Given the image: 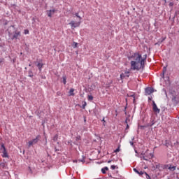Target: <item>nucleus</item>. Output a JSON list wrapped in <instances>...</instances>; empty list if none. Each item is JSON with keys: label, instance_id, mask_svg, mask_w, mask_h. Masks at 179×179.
Returning <instances> with one entry per match:
<instances>
[{"label": "nucleus", "instance_id": "nucleus-6", "mask_svg": "<svg viewBox=\"0 0 179 179\" xmlns=\"http://www.w3.org/2000/svg\"><path fill=\"white\" fill-rule=\"evenodd\" d=\"M153 92H155V90L152 87L145 88V95L146 96H149V95L152 94V93H153Z\"/></svg>", "mask_w": 179, "mask_h": 179}, {"label": "nucleus", "instance_id": "nucleus-5", "mask_svg": "<svg viewBox=\"0 0 179 179\" xmlns=\"http://www.w3.org/2000/svg\"><path fill=\"white\" fill-rule=\"evenodd\" d=\"M152 110L154 113H156L157 114H159L160 113V109L157 108V105H156L155 101H152Z\"/></svg>", "mask_w": 179, "mask_h": 179}, {"label": "nucleus", "instance_id": "nucleus-28", "mask_svg": "<svg viewBox=\"0 0 179 179\" xmlns=\"http://www.w3.org/2000/svg\"><path fill=\"white\" fill-rule=\"evenodd\" d=\"M134 173H136V174H138V173H139V171H138V169H136V168H134Z\"/></svg>", "mask_w": 179, "mask_h": 179}, {"label": "nucleus", "instance_id": "nucleus-19", "mask_svg": "<svg viewBox=\"0 0 179 179\" xmlns=\"http://www.w3.org/2000/svg\"><path fill=\"white\" fill-rule=\"evenodd\" d=\"M53 141L54 142H57V141H58V134L54 136Z\"/></svg>", "mask_w": 179, "mask_h": 179}, {"label": "nucleus", "instance_id": "nucleus-7", "mask_svg": "<svg viewBox=\"0 0 179 179\" xmlns=\"http://www.w3.org/2000/svg\"><path fill=\"white\" fill-rule=\"evenodd\" d=\"M142 176L144 178H146V179H151L150 178V176L146 173V172H143Z\"/></svg>", "mask_w": 179, "mask_h": 179}, {"label": "nucleus", "instance_id": "nucleus-25", "mask_svg": "<svg viewBox=\"0 0 179 179\" xmlns=\"http://www.w3.org/2000/svg\"><path fill=\"white\" fill-rule=\"evenodd\" d=\"M88 100H90V101L93 100V96L89 95L88 96Z\"/></svg>", "mask_w": 179, "mask_h": 179}, {"label": "nucleus", "instance_id": "nucleus-9", "mask_svg": "<svg viewBox=\"0 0 179 179\" xmlns=\"http://www.w3.org/2000/svg\"><path fill=\"white\" fill-rule=\"evenodd\" d=\"M108 167H107V166H106L104 168H102L101 169V173L103 174H106V171H108Z\"/></svg>", "mask_w": 179, "mask_h": 179}, {"label": "nucleus", "instance_id": "nucleus-14", "mask_svg": "<svg viewBox=\"0 0 179 179\" xmlns=\"http://www.w3.org/2000/svg\"><path fill=\"white\" fill-rule=\"evenodd\" d=\"M168 169L171 171H174L176 170V166H170Z\"/></svg>", "mask_w": 179, "mask_h": 179}, {"label": "nucleus", "instance_id": "nucleus-38", "mask_svg": "<svg viewBox=\"0 0 179 179\" xmlns=\"http://www.w3.org/2000/svg\"><path fill=\"white\" fill-rule=\"evenodd\" d=\"M135 139V137H132L131 141H134Z\"/></svg>", "mask_w": 179, "mask_h": 179}, {"label": "nucleus", "instance_id": "nucleus-10", "mask_svg": "<svg viewBox=\"0 0 179 179\" xmlns=\"http://www.w3.org/2000/svg\"><path fill=\"white\" fill-rule=\"evenodd\" d=\"M2 153V157H8V152H6V150H3Z\"/></svg>", "mask_w": 179, "mask_h": 179}, {"label": "nucleus", "instance_id": "nucleus-15", "mask_svg": "<svg viewBox=\"0 0 179 179\" xmlns=\"http://www.w3.org/2000/svg\"><path fill=\"white\" fill-rule=\"evenodd\" d=\"M82 159H79L78 162H81V163H85V159H86V157H85V155L82 156Z\"/></svg>", "mask_w": 179, "mask_h": 179}, {"label": "nucleus", "instance_id": "nucleus-41", "mask_svg": "<svg viewBox=\"0 0 179 179\" xmlns=\"http://www.w3.org/2000/svg\"><path fill=\"white\" fill-rule=\"evenodd\" d=\"M2 164H3V163H1V164H0V166H2Z\"/></svg>", "mask_w": 179, "mask_h": 179}, {"label": "nucleus", "instance_id": "nucleus-20", "mask_svg": "<svg viewBox=\"0 0 179 179\" xmlns=\"http://www.w3.org/2000/svg\"><path fill=\"white\" fill-rule=\"evenodd\" d=\"M128 121H129V120L128 118H127L126 120H125V122L127 124L126 129H129V125H128Z\"/></svg>", "mask_w": 179, "mask_h": 179}, {"label": "nucleus", "instance_id": "nucleus-30", "mask_svg": "<svg viewBox=\"0 0 179 179\" xmlns=\"http://www.w3.org/2000/svg\"><path fill=\"white\" fill-rule=\"evenodd\" d=\"M24 34H29V30L25 29L24 30Z\"/></svg>", "mask_w": 179, "mask_h": 179}, {"label": "nucleus", "instance_id": "nucleus-40", "mask_svg": "<svg viewBox=\"0 0 179 179\" xmlns=\"http://www.w3.org/2000/svg\"><path fill=\"white\" fill-rule=\"evenodd\" d=\"M150 156H151V157H153V155L152 154H150Z\"/></svg>", "mask_w": 179, "mask_h": 179}, {"label": "nucleus", "instance_id": "nucleus-42", "mask_svg": "<svg viewBox=\"0 0 179 179\" xmlns=\"http://www.w3.org/2000/svg\"><path fill=\"white\" fill-rule=\"evenodd\" d=\"M4 24H5V25L8 24V22H5Z\"/></svg>", "mask_w": 179, "mask_h": 179}, {"label": "nucleus", "instance_id": "nucleus-31", "mask_svg": "<svg viewBox=\"0 0 179 179\" xmlns=\"http://www.w3.org/2000/svg\"><path fill=\"white\" fill-rule=\"evenodd\" d=\"M80 139V136H78L77 137H76V141H79Z\"/></svg>", "mask_w": 179, "mask_h": 179}, {"label": "nucleus", "instance_id": "nucleus-27", "mask_svg": "<svg viewBox=\"0 0 179 179\" xmlns=\"http://www.w3.org/2000/svg\"><path fill=\"white\" fill-rule=\"evenodd\" d=\"M49 12L52 13V15H54V13H55V10H50Z\"/></svg>", "mask_w": 179, "mask_h": 179}, {"label": "nucleus", "instance_id": "nucleus-26", "mask_svg": "<svg viewBox=\"0 0 179 179\" xmlns=\"http://www.w3.org/2000/svg\"><path fill=\"white\" fill-rule=\"evenodd\" d=\"M141 158L143 159V160L148 161V158H146L145 155H143V157H141Z\"/></svg>", "mask_w": 179, "mask_h": 179}, {"label": "nucleus", "instance_id": "nucleus-4", "mask_svg": "<svg viewBox=\"0 0 179 179\" xmlns=\"http://www.w3.org/2000/svg\"><path fill=\"white\" fill-rule=\"evenodd\" d=\"M41 139V136L40 135L36 136L35 138L28 142V148H31V146L38 143V141H40Z\"/></svg>", "mask_w": 179, "mask_h": 179}, {"label": "nucleus", "instance_id": "nucleus-2", "mask_svg": "<svg viewBox=\"0 0 179 179\" xmlns=\"http://www.w3.org/2000/svg\"><path fill=\"white\" fill-rule=\"evenodd\" d=\"M10 40H17L20 37V31H16L14 26H10L7 29Z\"/></svg>", "mask_w": 179, "mask_h": 179}, {"label": "nucleus", "instance_id": "nucleus-36", "mask_svg": "<svg viewBox=\"0 0 179 179\" xmlns=\"http://www.w3.org/2000/svg\"><path fill=\"white\" fill-rule=\"evenodd\" d=\"M148 100H149V101H151V100H152V98L148 97Z\"/></svg>", "mask_w": 179, "mask_h": 179}, {"label": "nucleus", "instance_id": "nucleus-11", "mask_svg": "<svg viewBox=\"0 0 179 179\" xmlns=\"http://www.w3.org/2000/svg\"><path fill=\"white\" fill-rule=\"evenodd\" d=\"M124 75V77L129 78V71H126L124 73H122L120 75V76H122Z\"/></svg>", "mask_w": 179, "mask_h": 179}, {"label": "nucleus", "instance_id": "nucleus-24", "mask_svg": "<svg viewBox=\"0 0 179 179\" xmlns=\"http://www.w3.org/2000/svg\"><path fill=\"white\" fill-rule=\"evenodd\" d=\"M87 103L86 102H84V104H83L82 106V108H83V110H85V108H86Z\"/></svg>", "mask_w": 179, "mask_h": 179}, {"label": "nucleus", "instance_id": "nucleus-43", "mask_svg": "<svg viewBox=\"0 0 179 179\" xmlns=\"http://www.w3.org/2000/svg\"><path fill=\"white\" fill-rule=\"evenodd\" d=\"M0 64H2V60L0 59Z\"/></svg>", "mask_w": 179, "mask_h": 179}, {"label": "nucleus", "instance_id": "nucleus-33", "mask_svg": "<svg viewBox=\"0 0 179 179\" xmlns=\"http://www.w3.org/2000/svg\"><path fill=\"white\" fill-rule=\"evenodd\" d=\"M102 122H103V125L106 126V124H104V122H106V120H104V117L102 119Z\"/></svg>", "mask_w": 179, "mask_h": 179}, {"label": "nucleus", "instance_id": "nucleus-17", "mask_svg": "<svg viewBox=\"0 0 179 179\" xmlns=\"http://www.w3.org/2000/svg\"><path fill=\"white\" fill-rule=\"evenodd\" d=\"M0 150H2V152H3V150H6V148H5V145H3V143H2V144L1 145Z\"/></svg>", "mask_w": 179, "mask_h": 179}, {"label": "nucleus", "instance_id": "nucleus-8", "mask_svg": "<svg viewBox=\"0 0 179 179\" xmlns=\"http://www.w3.org/2000/svg\"><path fill=\"white\" fill-rule=\"evenodd\" d=\"M73 92H75V90L73 88H71L69 91V96H75V93H73Z\"/></svg>", "mask_w": 179, "mask_h": 179}, {"label": "nucleus", "instance_id": "nucleus-32", "mask_svg": "<svg viewBox=\"0 0 179 179\" xmlns=\"http://www.w3.org/2000/svg\"><path fill=\"white\" fill-rule=\"evenodd\" d=\"M129 143H130L131 146H134V141H130Z\"/></svg>", "mask_w": 179, "mask_h": 179}, {"label": "nucleus", "instance_id": "nucleus-18", "mask_svg": "<svg viewBox=\"0 0 179 179\" xmlns=\"http://www.w3.org/2000/svg\"><path fill=\"white\" fill-rule=\"evenodd\" d=\"M167 71V68L164 67L163 73L162 75V78L164 79V73Z\"/></svg>", "mask_w": 179, "mask_h": 179}, {"label": "nucleus", "instance_id": "nucleus-35", "mask_svg": "<svg viewBox=\"0 0 179 179\" xmlns=\"http://www.w3.org/2000/svg\"><path fill=\"white\" fill-rule=\"evenodd\" d=\"M73 163H78V160H74Z\"/></svg>", "mask_w": 179, "mask_h": 179}, {"label": "nucleus", "instance_id": "nucleus-16", "mask_svg": "<svg viewBox=\"0 0 179 179\" xmlns=\"http://www.w3.org/2000/svg\"><path fill=\"white\" fill-rule=\"evenodd\" d=\"M62 79L64 85H66V76H63Z\"/></svg>", "mask_w": 179, "mask_h": 179}, {"label": "nucleus", "instance_id": "nucleus-44", "mask_svg": "<svg viewBox=\"0 0 179 179\" xmlns=\"http://www.w3.org/2000/svg\"><path fill=\"white\" fill-rule=\"evenodd\" d=\"M135 152H136V153H138V151H137L136 150H135Z\"/></svg>", "mask_w": 179, "mask_h": 179}, {"label": "nucleus", "instance_id": "nucleus-13", "mask_svg": "<svg viewBox=\"0 0 179 179\" xmlns=\"http://www.w3.org/2000/svg\"><path fill=\"white\" fill-rule=\"evenodd\" d=\"M43 63H38L37 64V67L38 68V69H39V71H41V68H43Z\"/></svg>", "mask_w": 179, "mask_h": 179}, {"label": "nucleus", "instance_id": "nucleus-37", "mask_svg": "<svg viewBox=\"0 0 179 179\" xmlns=\"http://www.w3.org/2000/svg\"><path fill=\"white\" fill-rule=\"evenodd\" d=\"M2 167H4L5 166V164H2V165H0Z\"/></svg>", "mask_w": 179, "mask_h": 179}, {"label": "nucleus", "instance_id": "nucleus-29", "mask_svg": "<svg viewBox=\"0 0 179 179\" xmlns=\"http://www.w3.org/2000/svg\"><path fill=\"white\" fill-rule=\"evenodd\" d=\"M115 165H112L111 166H110V169H112V170H115Z\"/></svg>", "mask_w": 179, "mask_h": 179}, {"label": "nucleus", "instance_id": "nucleus-1", "mask_svg": "<svg viewBox=\"0 0 179 179\" xmlns=\"http://www.w3.org/2000/svg\"><path fill=\"white\" fill-rule=\"evenodd\" d=\"M130 62V69L131 71H139L141 68L145 66V62L146 61V55L145 58L142 59V55L138 52L134 53L133 55L129 57Z\"/></svg>", "mask_w": 179, "mask_h": 179}, {"label": "nucleus", "instance_id": "nucleus-34", "mask_svg": "<svg viewBox=\"0 0 179 179\" xmlns=\"http://www.w3.org/2000/svg\"><path fill=\"white\" fill-rule=\"evenodd\" d=\"M115 152H120V148L116 149Z\"/></svg>", "mask_w": 179, "mask_h": 179}, {"label": "nucleus", "instance_id": "nucleus-22", "mask_svg": "<svg viewBox=\"0 0 179 179\" xmlns=\"http://www.w3.org/2000/svg\"><path fill=\"white\" fill-rule=\"evenodd\" d=\"M47 13H48V16L49 17H51V16H52V13H50V11L48 10V11H47Z\"/></svg>", "mask_w": 179, "mask_h": 179}, {"label": "nucleus", "instance_id": "nucleus-21", "mask_svg": "<svg viewBox=\"0 0 179 179\" xmlns=\"http://www.w3.org/2000/svg\"><path fill=\"white\" fill-rule=\"evenodd\" d=\"M72 47L73 48H76L78 47V43L73 42Z\"/></svg>", "mask_w": 179, "mask_h": 179}, {"label": "nucleus", "instance_id": "nucleus-12", "mask_svg": "<svg viewBox=\"0 0 179 179\" xmlns=\"http://www.w3.org/2000/svg\"><path fill=\"white\" fill-rule=\"evenodd\" d=\"M28 76H29V78H33V76H34V75L33 74V71L31 70H29L28 71Z\"/></svg>", "mask_w": 179, "mask_h": 179}, {"label": "nucleus", "instance_id": "nucleus-3", "mask_svg": "<svg viewBox=\"0 0 179 179\" xmlns=\"http://www.w3.org/2000/svg\"><path fill=\"white\" fill-rule=\"evenodd\" d=\"M76 17L78 18V22H75L74 20H72L69 24L71 27V29H76V27H79L80 26V23H82V17L79 15V13H77L75 14Z\"/></svg>", "mask_w": 179, "mask_h": 179}, {"label": "nucleus", "instance_id": "nucleus-23", "mask_svg": "<svg viewBox=\"0 0 179 179\" xmlns=\"http://www.w3.org/2000/svg\"><path fill=\"white\" fill-rule=\"evenodd\" d=\"M143 173H144V171H138V173H137V174H138V176H143Z\"/></svg>", "mask_w": 179, "mask_h": 179}, {"label": "nucleus", "instance_id": "nucleus-39", "mask_svg": "<svg viewBox=\"0 0 179 179\" xmlns=\"http://www.w3.org/2000/svg\"><path fill=\"white\" fill-rule=\"evenodd\" d=\"M108 163H111V160L108 161Z\"/></svg>", "mask_w": 179, "mask_h": 179}]
</instances>
